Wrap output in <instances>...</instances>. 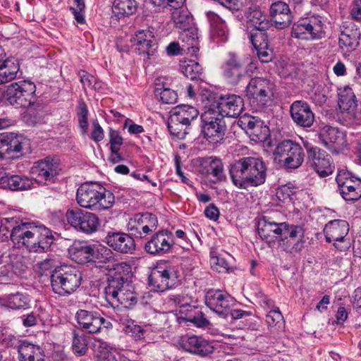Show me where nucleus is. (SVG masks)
Wrapping results in <instances>:
<instances>
[{"instance_id":"1","label":"nucleus","mask_w":361,"mask_h":361,"mask_svg":"<svg viewBox=\"0 0 361 361\" xmlns=\"http://www.w3.org/2000/svg\"><path fill=\"white\" fill-rule=\"evenodd\" d=\"M5 231L9 233L14 244L25 247L30 252H47L54 241L52 231L35 221L18 223L13 218H5L2 220L0 231Z\"/></svg>"},{"instance_id":"2","label":"nucleus","mask_w":361,"mask_h":361,"mask_svg":"<svg viewBox=\"0 0 361 361\" xmlns=\"http://www.w3.org/2000/svg\"><path fill=\"white\" fill-rule=\"evenodd\" d=\"M229 174L233 183L239 188L257 187L265 182L267 167L262 158L245 157L231 165Z\"/></svg>"},{"instance_id":"3","label":"nucleus","mask_w":361,"mask_h":361,"mask_svg":"<svg viewBox=\"0 0 361 361\" xmlns=\"http://www.w3.org/2000/svg\"><path fill=\"white\" fill-rule=\"evenodd\" d=\"M82 274L75 267L61 266L56 269L51 275L53 291L61 296L69 295L81 285Z\"/></svg>"},{"instance_id":"4","label":"nucleus","mask_w":361,"mask_h":361,"mask_svg":"<svg viewBox=\"0 0 361 361\" xmlns=\"http://www.w3.org/2000/svg\"><path fill=\"white\" fill-rule=\"evenodd\" d=\"M274 84L264 77L252 78L245 87V96L256 111L263 110L271 101Z\"/></svg>"},{"instance_id":"5","label":"nucleus","mask_w":361,"mask_h":361,"mask_svg":"<svg viewBox=\"0 0 361 361\" xmlns=\"http://www.w3.org/2000/svg\"><path fill=\"white\" fill-rule=\"evenodd\" d=\"M179 271L167 262L158 264L148 277L149 286L156 292H164L176 287L179 283Z\"/></svg>"},{"instance_id":"6","label":"nucleus","mask_w":361,"mask_h":361,"mask_svg":"<svg viewBox=\"0 0 361 361\" xmlns=\"http://www.w3.org/2000/svg\"><path fill=\"white\" fill-rule=\"evenodd\" d=\"M35 85L30 80L10 84L4 94L6 102L16 108H26L34 104Z\"/></svg>"},{"instance_id":"7","label":"nucleus","mask_w":361,"mask_h":361,"mask_svg":"<svg viewBox=\"0 0 361 361\" xmlns=\"http://www.w3.org/2000/svg\"><path fill=\"white\" fill-rule=\"evenodd\" d=\"M325 34L324 23L319 16L301 18L293 25L291 36L304 40L322 39Z\"/></svg>"},{"instance_id":"8","label":"nucleus","mask_w":361,"mask_h":361,"mask_svg":"<svg viewBox=\"0 0 361 361\" xmlns=\"http://www.w3.org/2000/svg\"><path fill=\"white\" fill-rule=\"evenodd\" d=\"M202 132L204 138L210 143L216 144L224 140L226 130L225 121L212 109H209L201 115Z\"/></svg>"},{"instance_id":"9","label":"nucleus","mask_w":361,"mask_h":361,"mask_svg":"<svg viewBox=\"0 0 361 361\" xmlns=\"http://www.w3.org/2000/svg\"><path fill=\"white\" fill-rule=\"evenodd\" d=\"M274 154L286 169H298L300 167L305 157V153L300 145L286 140L281 142L276 146Z\"/></svg>"},{"instance_id":"10","label":"nucleus","mask_w":361,"mask_h":361,"mask_svg":"<svg viewBox=\"0 0 361 361\" xmlns=\"http://www.w3.org/2000/svg\"><path fill=\"white\" fill-rule=\"evenodd\" d=\"M77 203H99L102 200L107 203H114L113 193L97 183H85L78 189Z\"/></svg>"},{"instance_id":"11","label":"nucleus","mask_w":361,"mask_h":361,"mask_svg":"<svg viewBox=\"0 0 361 361\" xmlns=\"http://www.w3.org/2000/svg\"><path fill=\"white\" fill-rule=\"evenodd\" d=\"M206 305L214 312L225 319H228V313L235 305V300L226 291L220 289H209L204 296Z\"/></svg>"},{"instance_id":"12","label":"nucleus","mask_w":361,"mask_h":361,"mask_svg":"<svg viewBox=\"0 0 361 361\" xmlns=\"http://www.w3.org/2000/svg\"><path fill=\"white\" fill-rule=\"evenodd\" d=\"M158 227V219L155 214L149 212L137 213L131 217L127 229L132 235L144 238L155 231Z\"/></svg>"},{"instance_id":"13","label":"nucleus","mask_w":361,"mask_h":361,"mask_svg":"<svg viewBox=\"0 0 361 361\" xmlns=\"http://www.w3.org/2000/svg\"><path fill=\"white\" fill-rule=\"evenodd\" d=\"M305 231L301 226L289 224L279 241V247L286 253L295 255L304 247Z\"/></svg>"},{"instance_id":"14","label":"nucleus","mask_w":361,"mask_h":361,"mask_svg":"<svg viewBox=\"0 0 361 361\" xmlns=\"http://www.w3.org/2000/svg\"><path fill=\"white\" fill-rule=\"evenodd\" d=\"M66 218L72 226L87 234L96 232L99 226V219L95 214L79 209L68 211Z\"/></svg>"},{"instance_id":"15","label":"nucleus","mask_w":361,"mask_h":361,"mask_svg":"<svg viewBox=\"0 0 361 361\" xmlns=\"http://www.w3.org/2000/svg\"><path fill=\"white\" fill-rule=\"evenodd\" d=\"M130 269V267L126 263H117L114 265V269L116 271L114 274L111 275L107 279V285L104 288V295L106 300L112 305L116 303V301L119 298L120 294L123 293L124 288L130 281L124 278L118 271L121 269Z\"/></svg>"},{"instance_id":"16","label":"nucleus","mask_w":361,"mask_h":361,"mask_svg":"<svg viewBox=\"0 0 361 361\" xmlns=\"http://www.w3.org/2000/svg\"><path fill=\"white\" fill-rule=\"evenodd\" d=\"M307 161L321 177L331 174L334 170L331 157L318 147H312L307 149Z\"/></svg>"},{"instance_id":"17","label":"nucleus","mask_w":361,"mask_h":361,"mask_svg":"<svg viewBox=\"0 0 361 361\" xmlns=\"http://www.w3.org/2000/svg\"><path fill=\"white\" fill-rule=\"evenodd\" d=\"M173 242V233L162 229L152 234L145 245V251L152 255H163L171 250Z\"/></svg>"},{"instance_id":"18","label":"nucleus","mask_w":361,"mask_h":361,"mask_svg":"<svg viewBox=\"0 0 361 361\" xmlns=\"http://www.w3.org/2000/svg\"><path fill=\"white\" fill-rule=\"evenodd\" d=\"M75 319L80 328L89 334L98 333L102 326L108 328L111 324L109 322L101 317L99 312L83 309L76 312Z\"/></svg>"},{"instance_id":"19","label":"nucleus","mask_w":361,"mask_h":361,"mask_svg":"<svg viewBox=\"0 0 361 361\" xmlns=\"http://www.w3.org/2000/svg\"><path fill=\"white\" fill-rule=\"evenodd\" d=\"M338 106L343 112L347 114L346 117L355 123L361 122V112L358 111L357 101L353 89L349 86L338 89Z\"/></svg>"},{"instance_id":"20","label":"nucleus","mask_w":361,"mask_h":361,"mask_svg":"<svg viewBox=\"0 0 361 361\" xmlns=\"http://www.w3.org/2000/svg\"><path fill=\"white\" fill-rule=\"evenodd\" d=\"M238 125L243 129L255 142H262L269 136V128L264 122L254 116L245 114L238 121Z\"/></svg>"},{"instance_id":"21","label":"nucleus","mask_w":361,"mask_h":361,"mask_svg":"<svg viewBox=\"0 0 361 361\" xmlns=\"http://www.w3.org/2000/svg\"><path fill=\"white\" fill-rule=\"evenodd\" d=\"M58 159L47 157L35 162L30 168V173L39 181L54 182L59 174Z\"/></svg>"},{"instance_id":"22","label":"nucleus","mask_w":361,"mask_h":361,"mask_svg":"<svg viewBox=\"0 0 361 361\" xmlns=\"http://www.w3.org/2000/svg\"><path fill=\"white\" fill-rule=\"evenodd\" d=\"M244 17L246 18L247 25L259 31V33H266V31L271 26V20L258 6L252 5L246 8L244 16L241 13L237 15V18L240 20H243Z\"/></svg>"},{"instance_id":"23","label":"nucleus","mask_w":361,"mask_h":361,"mask_svg":"<svg viewBox=\"0 0 361 361\" xmlns=\"http://www.w3.org/2000/svg\"><path fill=\"white\" fill-rule=\"evenodd\" d=\"M319 139L327 149L336 154L346 145L345 135L330 126H325L320 130Z\"/></svg>"},{"instance_id":"24","label":"nucleus","mask_w":361,"mask_h":361,"mask_svg":"<svg viewBox=\"0 0 361 361\" xmlns=\"http://www.w3.org/2000/svg\"><path fill=\"white\" fill-rule=\"evenodd\" d=\"M324 233L326 242H334V245L338 250H343L344 247H340L338 243H345L349 231V225L346 221L335 219L330 221L324 228Z\"/></svg>"},{"instance_id":"25","label":"nucleus","mask_w":361,"mask_h":361,"mask_svg":"<svg viewBox=\"0 0 361 361\" xmlns=\"http://www.w3.org/2000/svg\"><path fill=\"white\" fill-rule=\"evenodd\" d=\"M290 116L299 127L310 128L314 122V114L310 104L302 100H297L290 107Z\"/></svg>"},{"instance_id":"26","label":"nucleus","mask_w":361,"mask_h":361,"mask_svg":"<svg viewBox=\"0 0 361 361\" xmlns=\"http://www.w3.org/2000/svg\"><path fill=\"white\" fill-rule=\"evenodd\" d=\"M222 73L228 82L237 85L244 77V63L235 54L231 52L222 65Z\"/></svg>"},{"instance_id":"27","label":"nucleus","mask_w":361,"mask_h":361,"mask_svg":"<svg viewBox=\"0 0 361 361\" xmlns=\"http://www.w3.org/2000/svg\"><path fill=\"white\" fill-rule=\"evenodd\" d=\"M216 111L223 118L238 117L243 110V99L236 94L221 96L217 102Z\"/></svg>"},{"instance_id":"28","label":"nucleus","mask_w":361,"mask_h":361,"mask_svg":"<svg viewBox=\"0 0 361 361\" xmlns=\"http://www.w3.org/2000/svg\"><path fill=\"white\" fill-rule=\"evenodd\" d=\"M104 242L114 250L122 254H131L135 250L134 239L126 233L109 231Z\"/></svg>"},{"instance_id":"29","label":"nucleus","mask_w":361,"mask_h":361,"mask_svg":"<svg viewBox=\"0 0 361 361\" xmlns=\"http://www.w3.org/2000/svg\"><path fill=\"white\" fill-rule=\"evenodd\" d=\"M131 43L139 54H147L148 56L153 55L157 49V39L149 30L136 32L131 39Z\"/></svg>"},{"instance_id":"30","label":"nucleus","mask_w":361,"mask_h":361,"mask_svg":"<svg viewBox=\"0 0 361 361\" xmlns=\"http://www.w3.org/2000/svg\"><path fill=\"white\" fill-rule=\"evenodd\" d=\"M269 16L278 29L288 27L293 19L289 5L282 1H277L271 4Z\"/></svg>"},{"instance_id":"31","label":"nucleus","mask_w":361,"mask_h":361,"mask_svg":"<svg viewBox=\"0 0 361 361\" xmlns=\"http://www.w3.org/2000/svg\"><path fill=\"white\" fill-rule=\"evenodd\" d=\"M23 136L15 133H3L0 135V158L14 159L22 150Z\"/></svg>"},{"instance_id":"32","label":"nucleus","mask_w":361,"mask_h":361,"mask_svg":"<svg viewBox=\"0 0 361 361\" xmlns=\"http://www.w3.org/2000/svg\"><path fill=\"white\" fill-rule=\"evenodd\" d=\"M181 346L185 351L200 357H206L214 351V347L209 341L197 336H191L183 338Z\"/></svg>"},{"instance_id":"33","label":"nucleus","mask_w":361,"mask_h":361,"mask_svg":"<svg viewBox=\"0 0 361 361\" xmlns=\"http://www.w3.org/2000/svg\"><path fill=\"white\" fill-rule=\"evenodd\" d=\"M200 173L212 183L226 179L222 161L216 157L207 158L201 164Z\"/></svg>"},{"instance_id":"34","label":"nucleus","mask_w":361,"mask_h":361,"mask_svg":"<svg viewBox=\"0 0 361 361\" xmlns=\"http://www.w3.org/2000/svg\"><path fill=\"white\" fill-rule=\"evenodd\" d=\"M33 180L26 176L11 174L7 172L0 173V186L4 189L13 191L27 190L33 186Z\"/></svg>"},{"instance_id":"35","label":"nucleus","mask_w":361,"mask_h":361,"mask_svg":"<svg viewBox=\"0 0 361 361\" xmlns=\"http://www.w3.org/2000/svg\"><path fill=\"white\" fill-rule=\"evenodd\" d=\"M250 39L257 51V55L262 63H269L274 58V53L268 42L267 33H251Z\"/></svg>"},{"instance_id":"36","label":"nucleus","mask_w":361,"mask_h":361,"mask_svg":"<svg viewBox=\"0 0 361 361\" xmlns=\"http://www.w3.org/2000/svg\"><path fill=\"white\" fill-rule=\"evenodd\" d=\"M20 64L14 58H6L4 50L0 47V85L8 82L17 77Z\"/></svg>"},{"instance_id":"37","label":"nucleus","mask_w":361,"mask_h":361,"mask_svg":"<svg viewBox=\"0 0 361 361\" xmlns=\"http://www.w3.org/2000/svg\"><path fill=\"white\" fill-rule=\"evenodd\" d=\"M19 361H44L42 348L25 340L20 341L17 345Z\"/></svg>"},{"instance_id":"38","label":"nucleus","mask_w":361,"mask_h":361,"mask_svg":"<svg viewBox=\"0 0 361 361\" xmlns=\"http://www.w3.org/2000/svg\"><path fill=\"white\" fill-rule=\"evenodd\" d=\"M207 20L210 25L211 35L216 42H224L228 38V30L225 21L212 11L206 13Z\"/></svg>"},{"instance_id":"39","label":"nucleus","mask_w":361,"mask_h":361,"mask_svg":"<svg viewBox=\"0 0 361 361\" xmlns=\"http://www.w3.org/2000/svg\"><path fill=\"white\" fill-rule=\"evenodd\" d=\"M182 42V49L188 51L191 55L196 56L199 51V37L197 29L191 27L183 30L179 36Z\"/></svg>"},{"instance_id":"40","label":"nucleus","mask_w":361,"mask_h":361,"mask_svg":"<svg viewBox=\"0 0 361 361\" xmlns=\"http://www.w3.org/2000/svg\"><path fill=\"white\" fill-rule=\"evenodd\" d=\"M115 320L123 325L124 332L133 337L135 341L145 339L147 330L137 324L135 321L128 319V317H120L119 315L116 316Z\"/></svg>"},{"instance_id":"41","label":"nucleus","mask_w":361,"mask_h":361,"mask_svg":"<svg viewBox=\"0 0 361 361\" xmlns=\"http://www.w3.org/2000/svg\"><path fill=\"white\" fill-rule=\"evenodd\" d=\"M360 32L358 29H345L339 36V45L346 51L355 50L359 44Z\"/></svg>"},{"instance_id":"42","label":"nucleus","mask_w":361,"mask_h":361,"mask_svg":"<svg viewBox=\"0 0 361 361\" xmlns=\"http://www.w3.org/2000/svg\"><path fill=\"white\" fill-rule=\"evenodd\" d=\"M92 245L82 243H74L68 249L72 259L78 264L90 262Z\"/></svg>"},{"instance_id":"43","label":"nucleus","mask_w":361,"mask_h":361,"mask_svg":"<svg viewBox=\"0 0 361 361\" xmlns=\"http://www.w3.org/2000/svg\"><path fill=\"white\" fill-rule=\"evenodd\" d=\"M171 115L190 126L191 122L197 118L199 111L194 106L180 105L173 109L171 111Z\"/></svg>"},{"instance_id":"44","label":"nucleus","mask_w":361,"mask_h":361,"mask_svg":"<svg viewBox=\"0 0 361 361\" xmlns=\"http://www.w3.org/2000/svg\"><path fill=\"white\" fill-rule=\"evenodd\" d=\"M123 293L120 294L119 298L116 301L117 305H121L124 308L132 309L136 305L138 301L137 293L135 290V288L133 284L127 283Z\"/></svg>"},{"instance_id":"45","label":"nucleus","mask_w":361,"mask_h":361,"mask_svg":"<svg viewBox=\"0 0 361 361\" xmlns=\"http://www.w3.org/2000/svg\"><path fill=\"white\" fill-rule=\"evenodd\" d=\"M113 252L104 245H92L90 262L96 264H106L113 260Z\"/></svg>"},{"instance_id":"46","label":"nucleus","mask_w":361,"mask_h":361,"mask_svg":"<svg viewBox=\"0 0 361 361\" xmlns=\"http://www.w3.org/2000/svg\"><path fill=\"white\" fill-rule=\"evenodd\" d=\"M6 305L13 310L26 309L30 307V299L25 293L16 292L6 296Z\"/></svg>"},{"instance_id":"47","label":"nucleus","mask_w":361,"mask_h":361,"mask_svg":"<svg viewBox=\"0 0 361 361\" xmlns=\"http://www.w3.org/2000/svg\"><path fill=\"white\" fill-rule=\"evenodd\" d=\"M137 10V3L135 0H115L113 12L118 18L128 16Z\"/></svg>"},{"instance_id":"48","label":"nucleus","mask_w":361,"mask_h":361,"mask_svg":"<svg viewBox=\"0 0 361 361\" xmlns=\"http://www.w3.org/2000/svg\"><path fill=\"white\" fill-rule=\"evenodd\" d=\"M183 74L192 80L201 79L203 70L199 63L194 60L185 61L180 65Z\"/></svg>"},{"instance_id":"49","label":"nucleus","mask_w":361,"mask_h":361,"mask_svg":"<svg viewBox=\"0 0 361 361\" xmlns=\"http://www.w3.org/2000/svg\"><path fill=\"white\" fill-rule=\"evenodd\" d=\"M172 19L176 27L182 31L192 27V16L188 10L175 9L172 13Z\"/></svg>"},{"instance_id":"50","label":"nucleus","mask_w":361,"mask_h":361,"mask_svg":"<svg viewBox=\"0 0 361 361\" xmlns=\"http://www.w3.org/2000/svg\"><path fill=\"white\" fill-rule=\"evenodd\" d=\"M190 125L182 122L171 114L168 121V128L171 135L178 139H184L188 133Z\"/></svg>"},{"instance_id":"51","label":"nucleus","mask_w":361,"mask_h":361,"mask_svg":"<svg viewBox=\"0 0 361 361\" xmlns=\"http://www.w3.org/2000/svg\"><path fill=\"white\" fill-rule=\"evenodd\" d=\"M72 340L73 353L78 356L84 355L87 351V336L82 331L74 330Z\"/></svg>"},{"instance_id":"52","label":"nucleus","mask_w":361,"mask_h":361,"mask_svg":"<svg viewBox=\"0 0 361 361\" xmlns=\"http://www.w3.org/2000/svg\"><path fill=\"white\" fill-rule=\"evenodd\" d=\"M278 223L272 221L271 218L263 216L259 219L257 231L260 238L265 240L271 238V232Z\"/></svg>"},{"instance_id":"53","label":"nucleus","mask_w":361,"mask_h":361,"mask_svg":"<svg viewBox=\"0 0 361 361\" xmlns=\"http://www.w3.org/2000/svg\"><path fill=\"white\" fill-rule=\"evenodd\" d=\"M190 310L186 316L187 321L194 324L197 327H204L209 324L208 319L204 317V314L195 307L188 305Z\"/></svg>"},{"instance_id":"54","label":"nucleus","mask_w":361,"mask_h":361,"mask_svg":"<svg viewBox=\"0 0 361 361\" xmlns=\"http://www.w3.org/2000/svg\"><path fill=\"white\" fill-rule=\"evenodd\" d=\"M267 325L274 329L271 331H275L281 329L283 324V317L279 307L270 310L266 316Z\"/></svg>"},{"instance_id":"55","label":"nucleus","mask_w":361,"mask_h":361,"mask_svg":"<svg viewBox=\"0 0 361 361\" xmlns=\"http://www.w3.org/2000/svg\"><path fill=\"white\" fill-rule=\"evenodd\" d=\"M338 190L346 186L358 185V183L361 184V179L351 174V173L345 171H340L336 177Z\"/></svg>"},{"instance_id":"56","label":"nucleus","mask_w":361,"mask_h":361,"mask_svg":"<svg viewBox=\"0 0 361 361\" xmlns=\"http://www.w3.org/2000/svg\"><path fill=\"white\" fill-rule=\"evenodd\" d=\"M154 94L156 96H159L161 102L166 104H174L178 99L176 91L169 87H157Z\"/></svg>"},{"instance_id":"57","label":"nucleus","mask_w":361,"mask_h":361,"mask_svg":"<svg viewBox=\"0 0 361 361\" xmlns=\"http://www.w3.org/2000/svg\"><path fill=\"white\" fill-rule=\"evenodd\" d=\"M341 195L345 201H356L361 197V184L358 185L346 186L338 190Z\"/></svg>"},{"instance_id":"58","label":"nucleus","mask_w":361,"mask_h":361,"mask_svg":"<svg viewBox=\"0 0 361 361\" xmlns=\"http://www.w3.org/2000/svg\"><path fill=\"white\" fill-rule=\"evenodd\" d=\"M212 268L219 273H227L231 269V266L226 259L221 255H212L210 258Z\"/></svg>"},{"instance_id":"59","label":"nucleus","mask_w":361,"mask_h":361,"mask_svg":"<svg viewBox=\"0 0 361 361\" xmlns=\"http://www.w3.org/2000/svg\"><path fill=\"white\" fill-rule=\"evenodd\" d=\"M289 224H290L288 222L278 223L276 227H274L271 232V238L269 239H266L265 240L269 243L277 242L279 244V240L282 238V236L286 232Z\"/></svg>"},{"instance_id":"60","label":"nucleus","mask_w":361,"mask_h":361,"mask_svg":"<svg viewBox=\"0 0 361 361\" xmlns=\"http://www.w3.org/2000/svg\"><path fill=\"white\" fill-rule=\"evenodd\" d=\"M276 196L282 203H290L295 200L296 195L290 188L281 187L277 190Z\"/></svg>"},{"instance_id":"61","label":"nucleus","mask_w":361,"mask_h":361,"mask_svg":"<svg viewBox=\"0 0 361 361\" xmlns=\"http://www.w3.org/2000/svg\"><path fill=\"white\" fill-rule=\"evenodd\" d=\"M109 143L111 145L110 149L116 151L120 149L123 145V137L118 130L111 128L109 133Z\"/></svg>"},{"instance_id":"62","label":"nucleus","mask_w":361,"mask_h":361,"mask_svg":"<svg viewBox=\"0 0 361 361\" xmlns=\"http://www.w3.org/2000/svg\"><path fill=\"white\" fill-rule=\"evenodd\" d=\"M352 20L361 21V0H353L349 13Z\"/></svg>"},{"instance_id":"63","label":"nucleus","mask_w":361,"mask_h":361,"mask_svg":"<svg viewBox=\"0 0 361 361\" xmlns=\"http://www.w3.org/2000/svg\"><path fill=\"white\" fill-rule=\"evenodd\" d=\"M205 216L213 221H216L219 217V210L214 204H209L206 207L204 212Z\"/></svg>"},{"instance_id":"64","label":"nucleus","mask_w":361,"mask_h":361,"mask_svg":"<svg viewBox=\"0 0 361 361\" xmlns=\"http://www.w3.org/2000/svg\"><path fill=\"white\" fill-rule=\"evenodd\" d=\"M353 305L359 314L361 313V288H357L353 294Z\"/></svg>"}]
</instances>
